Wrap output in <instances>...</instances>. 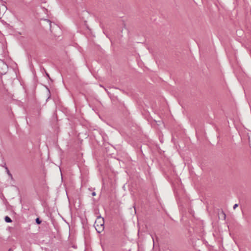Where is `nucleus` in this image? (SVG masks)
I'll return each instance as SVG.
<instances>
[{"label":"nucleus","mask_w":251,"mask_h":251,"mask_svg":"<svg viewBox=\"0 0 251 251\" xmlns=\"http://www.w3.org/2000/svg\"><path fill=\"white\" fill-rule=\"evenodd\" d=\"M96 193H95V192H93V193H92V195L93 196H96Z\"/></svg>","instance_id":"nucleus-8"},{"label":"nucleus","mask_w":251,"mask_h":251,"mask_svg":"<svg viewBox=\"0 0 251 251\" xmlns=\"http://www.w3.org/2000/svg\"><path fill=\"white\" fill-rule=\"evenodd\" d=\"M186 218V217H184L183 216V217H182V220H182V221H184V220H185V219H185V218Z\"/></svg>","instance_id":"nucleus-9"},{"label":"nucleus","mask_w":251,"mask_h":251,"mask_svg":"<svg viewBox=\"0 0 251 251\" xmlns=\"http://www.w3.org/2000/svg\"><path fill=\"white\" fill-rule=\"evenodd\" d=\"M36 222L37 224H40L41 223V221L39 219V218H37L36 219Z\"/></svg>","instance_id":"nucleus-5"},{"label":"nucleus","mask_w":251,"mask_h":251,"mask_svg":"<svg viewBox=\"0 0 251 251\" xmlns=\"http://www.w3.org/2000/svg\"><path fill=\"white\" fill-rule=\"evenodd\" d=\"M8 69L7 64H0V74L4 75Z\"/></svg>","instance_id":"nucleus-2"},{"label":"nucleus","mask_w":251,"mask_h":251,"mask_svg":"<svg viewBox=\"0 0 251 251\" xmlns=\"http://www.w3.org/2000/svg\"><path fill=\"white\" fill-rule=\"evenodd\" d=\"M104 219L101 216H98L97 219L95 221L94 226L96 230L98 233L101 232L104 228Z\"/></svg>","instance_id":"nucleus-1"},{"label":"nucleus","mask_w":251,"mask_h":251,"mask_svg":"<svg viewBox=\"0 0 251 251\" xmlns=\"http://www.w3.org/2000/svg\"><path fill=\"white\" fill-rule=\"evenodd\" d=\"M249 144L251 147V135L249 137Z\"/></svg>","instance_id":"nucleus-6"},{"label":"nucleus","mask_w":251,"mask_h":251,"mask_svg":"<svg viewBox=\"0 0 251 251\" xmlns=\"http://www.w3.org/2000/svg\"><path fill=\"white\" fill-rule=\"evenodd\" d=\"M238 206V204H235L233 206V209H235L236 208V207H237Z\"/></svg>","instance_id":"nucleus-7"},{"label":"nucleus","mask_w":251,"mask_h":251,"mask_svg":"<svg viewBox=\"0 0 251 251\" xmlns=\"http://www.w3.org/2000/svg\"><path fill=\"white\" fill-rule=\"evenodd\" d=\"M4 220H5V221L7 223L12 222L11 219L8 216H6L4 218Z\"/></svg>","instance_id":"nucleus-3"},{"label":"nucleus","mask_w":251,"mask_h":251,"mask_svg":"<svg viewBox=\"0 0 251 251\" xmlns=\"http://www.w3.org/2000/svg\"><path fill=\"white\" fill-rule=\"evenodd\" d=\"M5 169H6V171H7V174L9 176H10L11 177V178H13L12 177V175H11V174L10 173V172H9V170L8 169V168L7 167H5Z\"/></svg>","instance_id":"nucleus-4"},{"label":"nucleus","mask_w":251,"mask_h":251,"mask_svg":"<svg viewBox=\"0 0 251 251\" xmlns=\"http://www.w3.org/2000/svg\"><path fill=\"white\" fill-rule=\"evenodd\" d=\"M223 214L224 215V217L225 218L226 217V214L225 213H223Z\"/></svg>","instance_id":"nucleus-10"},{"label":"nucleus","mask_w":251,"mask_h":251,"mask_svg":"<svg viewBox=\"0 0 251 251\" xmlns=\"http://www.w3.org/2000/svg\"><path fill=\"white\" fill-rule=\"evenodd\" d=\"M8 251H12L11 249H9Z\"/></svg>","instance_id":"nucleus-11"}]
</instances>
